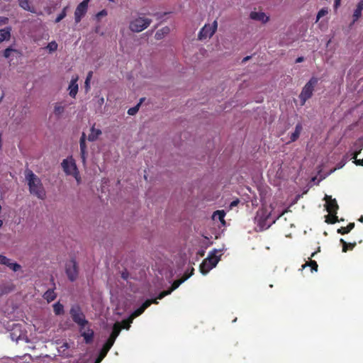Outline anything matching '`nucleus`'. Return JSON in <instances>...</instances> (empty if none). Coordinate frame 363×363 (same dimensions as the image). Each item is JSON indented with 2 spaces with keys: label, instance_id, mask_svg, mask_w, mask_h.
<instances>
[{
  "label": "nucleus",
  "instance_id": "37",
  "mask_svg": "<svg viewBox=\"0 0 363 363\" xmlns=\"http://www.w3.org/2000/svg\"><path fill=\"white\" fill-rule=\"evenodd\" d=\"M132 323H133V320L130 319V318H129V317L127 319L122 320L121 325V329L123 328V329L129 330Z\"/></svg>",
  "mask_w": 363,
  "mask_h": 363
},
{
  "label": "nucleus",
  "instance_id": "4",
  "mask_svg": "<svg viewBox=\"0 0 363 363\" xmlns=\"http://www.w3.org/2000/svg\"><path fill=\"white\" fill-rule=\"evenodd\" d=\"M69 313L72 320L81 327V330L85 328L86 325H89V322L86 320L85 315L79 305L72 306Z\"/></svg>",
  "mask_w": 363,
  "mask_h": 363
},
{
  "label": "nucleus",
  "instance_id": "45",
  "mask_svg": "<svg viewBox=\"0 0 363 363\" xmlns=\"http://www.w3.org/2000/svg\"><path fill=\"white\" fill-rule=\"evenodd\" d=\"M107 15V11L104 9L101 11H99L97 14H96V18H100L102 16H106Z\"/></svg>",
  "mask_w": 363,
  "mask_h": 363
},
{
  "label": "nucleus",
  "instance_id": "44",
  "mask_svg": "<svg viewBox=\"0 0 363 363\" xmlns=\"http://www.w3.org/2000/svg\"><path fill=\"white\" fill-rule=\"evenodd\" d=\"M92 74H93V72L91 71L89 72L87 74V76H86V78L85 80V86L86 87L89 86V81H90L91 78L92 77Z\"/></svg>",
  "mask_w": 363,
  "mask_h": 363
},
{
  "label": "nucleus",
  "instance_id": "22",
  "mask_svg": "<svg viewBox=\"0 0 363 363\" xmlns=\"http://www.w3.org/2000/svg\"><path fill=\"white\" fill-rule=\"evenodd\" d=\"M101 130L100 129L95 128L94 125L90 129V133L87 137V140L91 142L96 140L99 135H101Z\"/></svg>",
  "mask_w": 363,
  "mask_h": 363
},
{
  "label": "nucleus",
  "instance_id": "8",
  "mask_svg": "<svg viewBox=\"0 0 363 363\" xmlns=\"http://www.w3.org/2000/svg\"><path fill=\"white\" fill-rule=\"evenodd\" d=\"M61 164L66 174L74 176L75 179L79 182V172L77 170V165L73 160L69 161L68 160L65 159L62 161Z\"/></svg>",
  "mask_w": 363,
  "mask_h": 363
},
{
  "label": "nucleus",
  "instance_id": "15",
  "mask_svg": "<svg viewBox=\"0 0 363 363\" xmlns=\"http://www.w3.org/2000/svg\"><path fill=\"white\" fill-rule=\"evenodd\" d=\"M22 53L20 50L14 49L11 46L6 48L2 52L3 57L6 59H9L10 61H12L11 57H20Z\"/></svg>",
  "mask_w": 363,
  "mask_h": 363
},
{
  "label": "nucleus",
  "instance_id": "28",
  "mask_svg": "<svg viewBox=\"0 0 363 363\" xmlns=\"http://www.w3.org/2000/svg\"><path fill=\"white\" fill-rule=\"evenodd\" d=\"M225 216V212L223 210L216 211L213 214V218L218 219L219 221L223 224V225H225V221L224 220Z\"/></svg>",
  "mask_w": 363,
  "mask_h": 363
},
{
  "label": "nucleus",
  "instance_id": "9",
  "mask_svg": "<svg viewBox=\"0 0 363 363\" xmlns=\"http://www.w3.org/2000/svg\"><path fill=\"white\" fill-rule=\"evenodd\" d=\"M65 272L68 279L71 281H74L77 279L78 277V267L74 259H72L66 264Z\"/></svg>",
  "mask_w": 363,
  "mask_h": 363
},
{
  "label": "nucleus",
  "instance_id": "17",
  "mask_svg": "<svg viewBox=\"0 0 363 363\" xmlns=\"http://www.w3.org/2000/svg\"><path fill=\"white\" fill-rule=\"evenodd\" d=\"M113 344L111 342H109L106 341L105 344L103 345V347L101 348L98 357H96V363H100L104 358L106 356L108 351L111 350Z\"/></svg>",
  "mask_w": 363,
  "mask_h": 363
},
{
  "label": "nucleus",
  "instance_id": "23",
  "mask_svg": "<svg viewBox=\"0 0 363 363\" xmlns=\"http://www.w3.org/2000/svg\"><path fill=\"white\" fill-rule=\"evenodd\" d=\"M219 261V257L216 255L215 253L213 254H211L208 255V257L206 259H203V267H205V265L206 264V263H210L211 264V266H216V264H218Z\"/></svg>",
  "mask_w": 363,
  "mask_h": 363
},
{
  "label": "nucleus",
  "instance_id": "7",
  "mask_svg": "<svg viewBox=\"0 0 363 363\" xmlns=\"http://www.w3.org/2000/svg\"><path fill=\"white\" fill-rule=\"evenodd\" d=\"M194 269L192 268L191 272L189 274H185L182 279L175 280L171 287L168 290L163 291L157 296V299H162L167 295H169L173 291L177 289L183 282L188 279L192 274Z\"/></svg>",
  "mask_w": 363,
  "mask_h": 363
},
{
  "label": "nucleus",
  "instance_id": "30",
  "mask_svg": "<svg viewBox=\"0 0 363 363\" xmlns=\"http://www.w3.org/2000/svg\"><path fill=\"white\" fill-rule=\"evenodd\" d=\"M354 228V223H350L346 227L337 229V233L341 235L349 233Z\"/></svg>",
  "mask_w": 363,
  "mask_h": 363
},
{
  "label": "nucleus",
  "instance_id": "43",
  "mask_svg": "<svg viewBox=\"0 0 363 363\" xmlns=\"http://www.w3.org/2000/svg\"><path fill=\"white\" fill-rule=\"evenodd\" d=\"M9 19L5 16H0V26L6 25L9 23Z\"/></svg>",
  "mask_w": 363,
  "mask_h": 363
},
{
  "label": "nucleus",
  "instance_id": "11",
  "mask_svg": "<svg viewBox=\"0 0 363 363\" xmlns=\"http://www.w3.org/2000/svg\"><path fill=\"white\" fill-rule=\"evenodd\" d=\"M152 303L157 304L158 303L157 298H153V299L146 300L140 308L135 310L130 314L129 318H130V319H132L133 320V319H135V318H137L139 315H140L141 314H143V312L145 311V309L147 308L149 306H150V305Z\"/></svg>",
  "mask_w": 363,
  "mask_h": 363
},
{
  "label": "nucleus",
  "instance_id": "18",
  "mask_svg": "<svg viewBox=\"0 0 363 363\" xmlns=\"http://www.w3.org/2000/svg\"><path fill=\"white\" fill-rule=\"evenodd\" d=\"M86 136L84 133H82V136L79 140V145H80V155L82 160V162L84 163L86 161Z\"/></svg>",
  "mask_w": 363,
  "mask_h": 363
},
{
  "label": "nucleus",
  "instance_id": "21",
  "mask_svg": "<svg viewBox=\"0 0 363 363\" xmlns=\"http://www.w3.org/2000/svg\"><path fill=\"white\" fill-rule=\"evenodd\" d=\"M317 252H314L311 254V257H308L310 259L308 262H306L304 264L302 265V268L304 269L306 267H310L311 272H317L318 271V264L315 261L312 260L311 258L315 256Z\"/></svg>",
  "mask_w": 363,
  "mask_h": 363
},
{
  "label": "nucleus",
  "instance_id": "31",
  "mask_svg": "<svg viewBox=\"0 0 363 363\" xmlns=\"http://www.w3.org/2000/svg\"><path fill=\"white\" fill-rule=\"evenodd\" d=\"M53 311L55 315H62L64 313V306L60 302H57L53 305Z\"/></svg>",
  "mask_w": 363,
  "mask_h": 363
},
{
  "label": "nucleus",
  "instance_id": "12",
  "mask_svg": "<svg viewBox=\"0 0 363 363\" xmlns=\"http://www.w3.org/2000/svg\"><path fill=\"white\" fill-rule=\"evenodd\" d=\"M325 200L326 201L325 208L329 213H337L339 208L338 204L335 199H332L330 196L325 195Z\"/></svg>",
  "mask_w": 363,
  "mask_h": 363
},
{
  "label": "nucleus",
  "instance_id": "51",
  "mask_svg": "<svg viewBox=\"0 0 363 363\" xmlns=\"http://www.w3.org/2000/svg\"><path fill=\"white\" fill-rule=\"evenodd\" d=\"M303 60H304V57H298V58H296V63H300V62H302Z\"/></svg>",
  "mask_w": 363,
  "mask_h": 363
},
{
  "label": "nucleus",
  "instance_id": "54",
  "mask_svg": "<svg viewBox=\"0 0 363 363\" xmlns=\"http://www.w3.org/2000/svg\"><path fill=\"white\" fill-rule=\"evenodd\" d=\"M250 58V56H247V57H245L242 60V62H246V61H247Z\"/></svg>",
  "mask_w": 363,
  "mask_h": 363
},
{
  "label": "nucleus",
  "instance_id": "1",
  "mask_svg": "<svg viewBox=\"0 0 363 363\" xmlns=\"http://www.w3.org/2000/svg\"><path fill=\"white\" fill-rule=\"evenodd\" d=\"M24 174L30 194L39 199H45L46 194L41 179L29 169L25 170Z\"/></svg>",
  "mask_w": 363,
  "mask_h": 363
},
{
  "label": "nucleus",
  "instance_id": "19",
  "mask_svg": "<svg viewBox=\"0 0 363 363\" xmlns=\"http://www.w3.org/2000/svg\"><path fill=\"white\" fill-rule=\"evenodd\" d=\"M12 28L11 26L0 29V43L8 41L11 37Z\"/></svg>",
  "mask_w": 363,
  "mask_h": 363
},
{
  "label": "nucleus",
  "instance_id": "41",
  "mask_svg": "<svg viewBox=\"0 0 363 363\" xmlns=\"http://www.w3.org/2000/svg\"><path fill=\"white\" fill-rule=\"evenodd\" d=\"M47 48L50 52H54L57 49V43L55 41H52L48 43Z\"/></svg>",
  "mask_w": 363,
  "mask_h": 363
},
{
  "label": "nucleus",
  "instance_id": "49",
  "mask_svg": "<svg viewBox=\"0 0 363 363\" xmlns=\"http://www.w3.org/2000/svg\"><path fill=\"white\" fill-rule=\"evenodd\" d=\"M354 164L358 166H363V159L362 160H356L354 161Z\"/></svg>",
  "mask_w": 363,
  "mask_h": 363
},
{
  "label": "nucleus",
  "instance_id": "25",
  "mask_svg": "<svg viewBox=\"0 0 363 363\" xmlns=\"http://www.w3.org/2000/svg\"><path fill=\"white\" fill-rule=\"evenodd\" d=\"M362 10H363V0H361L359 1L358 4L357 6V8L354 10V13H353V21L354 22L357 21L359 19V18L361 16Z\"/></svg>",
  "mask_w": 363,
  "mask_h": 363
},
{
  "label": "nucleus",
  "instance_id": "34",
  "mask_svg": "<svg viewBox=\"0 0 363 363\" xmlns=\"http://www.w3.org/2000/svg\"><path fill=\"white\" fill-rule=\"evenodd\" d=\"M169 31V28L168 27H164L161 30H159L155 33V38L157 40H160L162 38L164 34H167Z\"/></svg>",
  "mask_w": 363,
  "mask_h": 363
},
{
  "label": "nucleus",
  "instance_id": "27",
  "mask_svg": "<svg viewBox=\"0 0 363 363\" xmlns=\"http://www.w3.org/2000/svg\"><path fill=\"white\" fill-rule=\"evenodd\" d=\"M43 297L48 302H51L52 301H54L56 297H57V294H55V292L54 291V289H50L48 290H47Z\"/></svg>",
  "mask_w": 363,
  "mask_h": 363
},
{
  "label": "nucleus",
  "instance_id": "55",
  "mask_svg": "<svg viewBox=\"0 0 363 363\" xmlns=\"http://www.w3.org/2000/svg\"><path fill=\"white\" fill-rule=\"evenodd\" d=\"M358 220L361 223H363V216H361L360 218L358 219Z\"/></svg>",
  "mask_w": 363,
  "mask_h": 363
},
{
  "label": "nucleus",
  "instance_id": "20",
  "mask_svg": "<svg viewBox=\"0 0 363 363\" xmlns=\"http://www.w3.org/2000/svg\"><path fill=\"white\" fill-rule=\"evenodd\" d=\"M67 104H66L65 102H57L54 105V110L53 113L54 114L60 118L62 113L65 112V108H67Z\"/></svg>",
  "mask_w": 363,
  "mask_h": 363
},
{
  "label": "nucleus",
  "instance_id": "40",
  "mask_svg": "<svg viewBox=\"0 0 363 363\" xmlns=\"http://www.w3.org/2000/svg\"><path fill=\"white\" fill-rule=\"evenodd\" d=\"M328 13V9L327 8H323L321 9L318 14H317V17H316V21H318L320 18H322L323 16H325L327 13Z\"/></svg>",
  "mask_w": 363,
  "mask_h": 363
},
{
  "label": "nucleus",
  "instance_id": "53",
  "mask_svg": "<svg viewBox=\"0 0 363 363\" xmlns=\"http://www.w3.org/2000/svg\"><path fill=\"white\" fill-rule=\"evenodd\" d=\"M122 277L124 279H126L128 278V274H125V273H123L122 274Z\"/></svg>",
  "mask_w": 363,
  "mask_h": 363
},
{
  "label": "nucleus",
  "instance_id": "13",
  "mask_svg": "<svg viewBox=\"0 0 363 363\" xmlns=\"http://www.w3.org/2000/svg\"><path fill=\"white\" fill-rule=\"evenodd\" d=\"M78 79L79 77L77 75L72 77L68 86L69 95L74 99L76 97L79 90V86L77 84Z\"/></svg>",
  "mask_w": 363,
  "mask_h": 363
},
{
  "label": "nucleus",
  "instance_id": "2",
  "mask_svg": "<svg viewBox=\"0 0 363 363\" xmlns=\"http://www.w3.org/2000/svg\"><path fill=\"white\" fill-rule=\"evenodd\" d=\"M275 219L271 216V211L263 208L257 211L255 217V223L256 224L255 230L257 231H262L269 228L275 223Z\"/></svg>",
  "mask_w": 363,
  "mask_h": 363
},
{
  "label": "nucleus",
  "instance_id": "47",
  "mask_svg": "<svg viewBox=\"0 0 363 363\" xmlns=\"http://www.w3.org/2000/svg\"><path fill=\"white\" fill-rule=\"evenodd\" d=\"M240 201L239 199H236L235 201H233L230 204V208L232 209L233 207H235L239 203Z\"/></svg>",
  "mask_w": 363,
  "mask_h": 363
},
{
  "label": "nucleus",
  "instance_id": "16",
  "mask_svg": "<svg viewBox=\"0 0 363 363\" xmlns=\"http://www.w3.org/2000/svg\"><path fill=\"white\" fill-rule=\"evenodd\" d=\"M250 17L252 20L261 21L263 23H266L269 21V17L264 12L252 11Z\"/></svg>",
  "mask_w": 363,
  "mask_h": 363
},
{
  "label": "nucleus",
  "instance_id": "35",
  "mask_svg": "<svg viewBox=\"0 0 363 363\" xmlns=\"http://www.w3.org/2000/svg\"><path fill=\"white\" fill-rule=\"evenodd\" d=\"M68 9V6H65L62 11H61V13L57 16V18H55V23H57L59 22H60L63 18H65V16H67V10Z\"/></svg>",
  "mask_w": 363,
  "mask_h": 363
},
{
  "label": "nucleus",
  "instance_id": "48",
  "mask_svg": "<svg viewBox=\"0 0 363 363\" xmlns=\"http://www.w3.org/2000/svg\"><path fill=\"white\" fill-rule=\"evenodd\" d=\"M361 152V149H359L358 151H355L352 153V159L354 160V161H356L357 157V155L360 153Z\"/></svg>",
  "mask_w": 363,
  "mask_h": 363
},
{
  "label": "nucleus",
  "instance_id": "32",
  "mask_svg": "<svg viewBox=\"0 0 363 363\" xmlns=\"http://www.w3.org/2000/svg\"><path fill=\"white\" fill-rule=\"evenodd\" d=\"M338 221L337 213H329L325 216V222L330 224H334Z\"/></svg>",
  "mask_w": 363,
  "mask_h": 363
},
{
  "label": "nucleus",
  "instance_id": "26",
  "mask_svg": "<svg viewBox=\"0 0 363 363\" xmlns=\"http://www.w3.org/2000/svg\"><path fill=\"white\" fill-rule=\"evenodd\" d=\"M18 4L25 11H30L31 13H35V9L33 6H30L28 0H18Z\"/></svg>",
  "mask_w": 363,
  "mask_h": 363
},
{
  "label": "nucleus",
  "instance_id": "29",
  "mask_svg": "<svg viewBox=\"0 0 363 363\" xmlns=\"http://www.w3.org/2000/svg\"><path fill=\"white\" fill-rule=\"evenodd\" d=\"M340 242L342 245V252H346L347 250H352L356 246V242H347L342 238L340 239Z\"/></svg>",
  "mask_w": 363,
  "mask_h": 363
},
{
  "label": "nucleus",
  "instance_id": "42",
  "mask_svg": "<svg viewBox=\"0 0 363 363\" xmlns=\"http://www.w3.org/2000/svg\"><path fill=\"white\" fill-rule=\"evenodd\" d=\"M10 259L7 258L6 256L0 255V264L7 265L9 264Z\"/></svg>",
  "mask_w": 363,
  "mask_h": 363
},
{
  "label": "nucleus",
  "instance_id": "56",
  "mask_svg": "<svg viewBox=\"0 0 363 363\" xmlns=\"http://www.w3.org/2000/svg\"><path fill=\"white\" fill-rule=\"evenodd\" d=\"M104 98H101V99H100V104H103V103H104Z\"/></svg>",
  "mask_w": 363,
  "mask_h": 363
},
{
  "label": "nucleus",
  "instance_id": "10",
  "mask_svg": "<svg viewBox=\"0 0 363 363\" xmlns=\"http://www.w3.org/2000/svg\"><path fill=\"white\" fill-rule=\"evenodd\" d=\"M89 2V0H84L77 6L74 11V21L76 23H79L86 13Z\"/></svg>",
  "mask_w": 363,
  "mask_h": 363
},
{
  "label": "nucleus",
  "instance_id": "46",
  "mask_svg": "<svg viewBox=\"0 0 363 363\" xmlns=\"http://www.w3.org/2000/svg\"><path fill=\"white\" fill-rule=\"evenodd\" d=\"M116 338H117V336L111 333L109 337L108 338V340L106 341L111 342L112 344H114Z\"/></svg>",
  "mask_w": 363,
  "mask_h": 363
},
{
  "label": "nucleus",
  "instance_id": "14",
  "mask_svg": "<svg viewBox=\"0 0 363 363\" xmlns=\"http://www.w3.org/2000/svg\"><path fill=\"white\" fill-rule=\"evenodd\" d=\"M88 325V327L86 328V330H84V328L83 329H82V331H81V328H80L79 331L81 333V335L84 337V342L86 344H89V343L92 342V341H93L94 333V330L90 328L89 325Z\"/></svg>",
  "mask_w": 363,
  "mask_h": 363
},
{
  "label": "nucleus",
  "instance_id": "52",
  "mask_svg": "<svg viewBox=\"0 0 363 363\" xmlns=\"http://www.w3.org/2000/svg\"><path fill=\"white\" fill-rule=\"evenodd\" d=\"M4 91L3 90L0 88V101L3 99L4 98Z\"/></svg>",
  "mask_w": 363,
  "mask_h": 363
},
{
  "label": "nucleus",
  "instance_id": "36",
  "mask_svg": "<svg viewBox=\"0 0 363 363\" xmlns=\"http://www.w3.org/2000/svg\"><path fill=\"white\" fill-rule=\"evenodd\" d=\"M121 330V323L118 322H116V323H114V325L113 326L111 334L118 337L120 334Z\"/></svg>",
  "mask_w": 363,
  "mask_h": 363
},
{
  "label": "nucleus",
  "instance_id": "58",
  "mask_svg": "<svg viewBox=\"0 0 363 363\" xmlns=\"http://www.w3.org/2000/svg\"><path fill=\"white\" fill-rule=\"evenodd\" d=\"M95 363H96V359L95 360Z\"/></svg>",
  "mask_w": 363,
  "mask_h": 363
},
{
  "label": "nucleus",
  "instance_id": "6",
  "mask_svg": "<svg viewBox=\"0 0 363 363\" xmlns=\"http://www.w3.org/2000/svg\"><path fill=\"white\" fill-rule=\"evenodd\" d=\"M218 28V22L215 20L212 25L206 24L199 31L198 38L200 40L211 38Z\"/></svg>",
  "mask_w": 363,
  "mask_h": 363
},
{
  "label": "nucleus",
  "instance_id": "38",
  "mask_svg": "<svg viewBox=\"0 0 363 363\" xmlns=\"http://www.w3.org/2000/svg\"><path fill=\"white\" fill-rule=\"evenodd\" d=\"M143 99H140V102L139 104H138L136 106H135L134 107H132V108H130L128 110V114L130 115V116H134L135 114L137 113V112L139 110V107L140 106V104L142 103V101Z\"/></svg>",
  "mask_w": 363,
  "mask_h": 363
},
{
  "label": "nucleus",
  "instance_id": "5",
  "mask_svg": "<svg viewBox=\"0 0 363 363\" xmlns=\"http://www.w3.org/2000/svg\"><path fill=\"white\" fill-rule=\"evenodd\" d=\"M151 23L150 18L138 17L130 22L129 28L133 32L139 33L147 28Z\"/></svg>",
  "mask_w": 363,
  "mask_h": 363
},
{
  "label": "nucleus",
  "instance_id": "33",
  "mask_svg": "<svg viewBox=\"0 0 363 363\" xmlns=\"http://www.w3.org/2000/svg\"><path fill=\"white\" fill-rule=\"evenodd\" d=\"M215 267V266H211L210 263H206L205 267H203V262L200 264V272L202 274H206L211 269Z\"/></svg>",
  "mask_w": 363,
  "mask_h": 363
},
{
  "label": "nucleus",
  "instance_id": "39",
  "mask_svg": "<svg viewBox=\"0 0 363 363\" xmlns=\"http://www.w3.org/2000/svg\"><path fill=\"white\" fill-rule=\"evenodd\" d=\"M6 266L9 267L13 272H17V271L20 270L21 268V267L19 264L16 263V262L13 263L11 262V260L9 261V264H8Z\"/></svg>",
  "mask_w": 363,
  "mask_h": 363
},
{
  "label": "nucleus",
  "instance_id": "57",
  "mask_svg": "<svg viewBox=\"0 0 363 363\" xmlns=\"http://www.w3.org/2000/svg\"><path fill=\"white\" fill-rule=\"evenodd\" d=\"M3 225V221L1 220H0V228Z\"/></svg>",
  "mask_w": 363,
  "mask_h": 363
},
{
  "label": "nucleus",
  "instance_id": "50",
  "mask_svg": "<svg viewBox=\"0 0 363 363\" xmlns=\"http://www.w3.org/2000/svg\"><path fill=\"white\" fill-rule=\"evenodd\" d=\"M341 0H335L334 6L337 9L340 5Z\"/></svg>",
  "mask_w": 363,
  "mask_h": 363
},
{
  "label": "nucleus",
  "instance_id": "24",
  "mask_svg": "<svg viewBox=\"0 0 363 363\" xmlns=\"http://www.w3.org/2000/svg\"><path fill=\"white\" fill-rule=\"evenodd\" d=\"M302 129H303V127H302L301 123H297L295 127L294 132L290 136L291 142H294L299 138V135L301 134V132L302 131Z\"/></svg>",
  "mask_w": 363,
  "mask_h": 363
},
{
  "label": "nucleus",
  "instance_id": "3",
  "mask_svg": "<svg viewBox=\"0 0 363 363\" xmlns=\"http://www.w3.org/2000/svg\"><path fill=\"white\" fill-rule=\"evenodd\" d=\"M318 82V79L315 77H312L309 81L303 87L301 94H299V99L301 101V105L303 106L306 102L312 97L315 87Z\"/></svg>",
  "mask_w": 363,
  "mask_h": 363
}]
</instances>
